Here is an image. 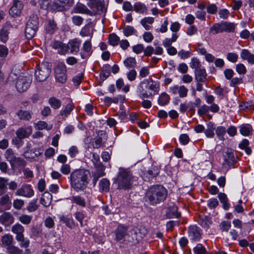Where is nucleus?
<instances>
[{
  "instance_id": "obj_41",
  "label": "nucleus",
  "mask_w": 254,
  "mask_h": 254,
  "mask_svg": "<svg viewBox=\"0 0 254 254\" xmlns=\"http://www.w3.org/2000/svg\"><path fill=\"white\" fill-rule=\"evenodd\" d=\"M53 125H48L47 123L44 121H39L35 124V128L37 129H46L49 130L52 128Z\"/></svg>"
},
{
  "instance_id": "obj_51",
  "label": "nucleus",
  "mask_w": 254,
  "mask_h": 254,
  "mask_svg": "<svg viewBox=\"0 0 254 254\" xmlns=\"http://www.w3.org/2000/svg\"><path fill=\"white\" fill-rule=\"evenodd\" d=\"M226 128L224 127H218L216 129V134L220 140L224 139V135L226 133Z\"/></svg>"
},
{
  "instance_id": "obj_37",
  "label": "nucleus",
  "mask_w": 254,
  "mask_h": 254,
  "mask_svg": "<svg viewBox=\"0 0 254 254\" xmlns=\"http://www.w3.org/2000/svg\"><path fill=\"white\" fill-rule=\"evenodd\" d=\"M158 174V169L157 167L154 166L152 167L151 170H148L146 172L144 173V177H146L147 179L149 180L155 177Z\"/></svg>"
},
{
  "instance_id": "obj_20",
  "label": "nucleus",
  "mask_w": 254,
  "mask_h": 254,
  "mask_svg": "<svg viewBox=\"0 0 254 254\" xmlns=\"http://www.w3.org/2000/svg\"><path fill=\"white\" fill-rule=\"evenodd\" d=\"M82 50L83 52L80 54L81 57L82 59H86L90 56L92 53L91 43L89 41H86L83 44Z\"/></svg>"
},
{
  "instance_id": "obj_50",
  "label": "nucleus",
  "mask_w": 254,
  "mask_h": 254,
  "mask_svg": "<svg viewBox=\"0 0 254 254\" xmlns=\"http://www.w3.org/2000/svg\"><path fill=\"white\" fill-rule=\"evenodd\" d=\"M210 31L211 32L214 31V34L223 32L224 29L223 28L222 23L215 24L210 28Z\"/></svg>"
},
{
  "instance_id": "obj_49",
  "label": "nucleus",
  "mask_w": 254,
  "mask_h": 254,
  "mask_svg": "<svg viewBox=\"0 0 254 254\" xmlns=\"http://www.w3.org/2000/svg\"><path fill=\"white\" fill-rule=\"evenodd\" d=\"M214 127L213 124L209 123L207 125V128L205 130L204 133L206 136L208 137H213L214 136Z\"/></svg>"
},
{
  "instance_id": "obj_56",
  "label": "nucleus",
  "mask_w": 254,
  "mask_h": 254,
  "mask_svg": "<svg viewBox=\"0 0 254 254\" xmlns=\"http://www.w3.org/2000/svg\"><path fill=\"white\" fill-rule=\"evenodd\" d=\"M8 38V33L6 29L2 28L0 30V40L2 42L5 43Z\"/></svg>"
},
{
  "instance_id": "obj_40",
  "label": "nucleus",
  "mask_w": 254,
  "mask_h": 254,
  "mask_svg": "<svg viewBox=\"0 0 254 254\" xmlns=\"http://www.w3.org/2000/svg\"><path fill=\"white\" fill-rule=\"evenodd\" d=\"M170 100L169 96L166 93H162L159 96L158 102L160 105L164 106L167 104Z\"/></svg>"
},
{
  "instance_id": "obj_12",
  "label": "nucleus",
  "mask_w": 254,
  "mask_h": 254,
  "mask_svg": "<svg viewBox=\"0 0 254 254\" xmlns=\"http://www.w3.org/2000/svg\"><path fill=\"white\" fill-rule=\"evenodd\" d=\"M188 235L191 241H197L201 238V232L200 228L196 225H192L189 227Z\"/></svg>"
},
{
  "instance_id": "obj_6",
  "label": "nucleus",
  "mask_w": 254,
  "mask_h": 254,
  "mask_svg": "<svg viewBox=\"0 0 254 254\" xmlns=\"http://www.w3.org/2000/svg\"><path fill=\"white\" fill-rule=\"evenodd\" d=\"M55 77L57 81L60 83H64L67 79L66 74V67L63 63H60L55 68Z\"/></svg>"
},
{
  "instance_id": "obj_57",
  "label": "nucleus",
  "mask_w": 254,
  "mask_h": 254,
  "mask_svg": "<svg viewBox=\"0 0 254 254\" xmlns=\"http://www.w3.org/2000/svg\"><path fill=\"white\" fill-rule=\"evenodd\" d=\"M7 179L0 177V195L2 194L6 189Z\"/></svg>"
},
{
  "instance_id": "obj_14",
  "label": "nucleus",
  "mask_w": 254,
  "mask_h": 254,
  "mask_svg": "<svg viewBox=\"0 0 254 254\" xmlns=\"http://www.w3.org/2000/svg\"><path fill=\"white\" fill-rule=\"evenodd\" d=\"M14 221V218L10 212H5L0 215V223L3 225L9 226Z\"/></svg>"
},
{
  "instance_id": "obj_58",
  "label": "nucleus",
  "mask_w": 254,
  "mask_h": 254,
  "mask_svg": "<svg viewBox=\"0 0 254 254\" xmlns=\"http://www.w3.org/2000/svg\"><path fill=\"white\" fill-rule=\"evenodd\" d=\"M125 66L127 67H134L136 64V61L134 58L129 57L127 58L124 62Z\"/></svg>"
},
{
  "instance_id": "obj_59",
  "label": "nucleus",
  "mask_w": 254,
  "mask_h": 254,
  "mask_svg": "<svg viewBox=\"0 0 254 254\" xmlns=\"http://www.w3.org/2000/svg\"><path fill=\"white\" fill-rule=\"evenodd\" d=\"M149 74V69L148 67H142L139 71V77L144 78L147 76Z\"/></svg>"
},
{
  "instance_id": "obj_39",
  "label": "nucleus",
  "mask_w": 254,
  "mask_h": 254,
  "mask_svg": "<svg viewBox=\"0 0 254 254\" xmlns=\"http://www.w3.org/2000/svg\"><path fill=\"white\" fill-rule=\"evenodd\" d=\"M154 18L153 17H146L142 19L140 21V23L146 30H149L150 28V26L148 24H152Z\"/></svg>"
},
{
  "instance_id": "obj_53",
  "label": "nucleus",
  "mask_w": 254,
  "mask_h": 254,
  "mask_svg": "<svg viewBox=\"0 0 254 254\" xmlns=\"http://www.w3.org/2000/svg\"><path fill=\"white\" fill-rule=\"evenodd\" d=\"M193 252L195 254H205L206 250L201 244H198L194 248Z\"/></svg>"
},
{
  "instance_id": "obj_64",
  "label": "nucleus",
  "mask_w": 254,
  "mask_h": 254,
  "mask_svg": "<svg viewBox=\"0 0 254 254\" xmlns=\"http://www.w3.org/2000/svg\"><path fill=\"white\" fill-rule=\"evenodd\" d=\"M218 14L220 18L225 19H227L229 17L230 15V12L227 9H221L219 10Z\"/></svg>"
},
{
  "instance_id": "obj_52",
  "label": "nucleus",
  "mask_w": 254,
  "mask_h": 254,
  "mask_svg": "<svg viewBox=\"0 0 254 254\" xmlns=\"http://www.w3.org/2000/svg\"><path fill=\"white\" fill-rule=\"evenodd\" d=\"M190 65L191 68L194 69L195 71L201 68V64L199 60L195 58H193L191 59Z\"/></svg>"
},
{
  "instance_id": "obj_35",
  "label": "nucleus",
  "mask_w": 254,
  "mask_h": 254,
  "mask_svg": "<svg viewBox=\"0 0 254 254\" xmlns=\"http://www.w3.org/2000/svg\"><path fill=\"white\" fill-rule=\"evenodd\" d=\"M16 240L19 243V245L22 248H26L29 246L30 241L24 237V235L16 236Z\"/></svg>"
},
{
  "instance_id": "obj_60",
  "label": "nucleus",
  "mask_w": 254,
  "mask_h": 254,
  "mask_svg": "<svg viewBox=\"0 0 254 254\" xmlns=\"http://www.w3.org/2000/svg\"><path fill=\"white\" fill-rule=\"evenodd\" d=\"M24 205V201L20 199H16L13 201V207L17 210H20Z\"/></svg>"
},
{
  "instance_id": "obj_63",
  "label": "nucleus",
  "mask_w": 254,
  "mask_h": 254,
  "mask_svg": "<svg viewBox=\"0 0 254 254\" xmlns=\"http://www.w3.org/2000/svg\"><path fill=\"white\" fill-rule=\"evenodd\" d=\"M227 59L233 63H236L238 59V55L235 53H228L227 55Z\"/></svg>"
},
{
  "instance_id": "obj_44",
  "label": "nucleus",
  "mask_w": 254,
  "mask_h": 254,
  "mask_svg": "<svg viewBox=\"0 0 254 254\" xmlns=\"http://www.w3.org/2000/svg\"><path fill=\"white\" fill-rule=\"evenodd\" d=\"M4 157L5 159L9 162L10 164L16 157L13 151L11 148L7 149L4 153Z\"/></svg>"
},
{
  "instance_id": "obj_3",
  "label": "nucleus",
  "mask_w": 254,
  "mask_h": 254,
  "mask_svg": "<svg viewBox=\"0 0 254 254\" xmlns=\"http://www.w3.org/2000/svg\"><path fill=\"white\" fill-rule=\"evenodd\" d=\"M132 179V175L128 170L121 168L115 183L118 184L120 189H129L131 186Z\"/></svg>"
},
{
  "instance_id": "obj_27",
  "label": "nucleus",
  "mask_w": 254,
  "mask_h": 254,
  "mask_svg": "<svg viewBox=\"0 0 254 254\" xmlns=\"http://www.w3.org/2000/svg\"><path fill=\"white\" fill-rule=\"evenodd\" d=\"M59 218L60 221L64 223L68 228H71L74 225V222L71 217L68 215H59Z\"/></svg>"
},
{
  "instance_id": "obj_21",
  "label": "nucleus",
  "mask_w": 254,
  "mask_h": 254,
  "mask_svg": "<svg viewBox=\"0 0 254 254\" xmlns=\"http://www.w3.org/2000/svg\"><path fill=\"white\" fill-rule=\"evenodd\" d=\"M74 12L76 13L86 14L91 15V11L87 7L82 3L77 4L73 8Z\"/></svg>"
},
{
  "instance_id": "obj_5",
  "label": "nucleus",
  "mask_w": 254,
  "mask_h": 254,
  "mask_svg": "<svg viewBox=\"0 0 254 254\" xmlns=\"http://www.w3.org/2000/svg\"><path fill=\"white\" fill-rule=\"evenodd\" d=\"M38 18L37 15H32L27 23L25 34L27 39L32 38L36 34L38 26Z\"/></svg>"
},
{
  "instance_id": "obj_10",
  "label": "nucleus",
  "mask_w": 254,
  "mask_h": 254,
  "mask_svg": "<svg viewBox=\"0 0 254 254\" xmlns=\"http://www.w3.org/2000/svg\"><path fill=\"white\" fill-rule=\"evenodd\" d=\"M23 7V5L21 1L13 0L12 5L9 10V14L12 17L20 15Z\"/></svg>"
},
{
  "instance_id": "obj_62",
  "label": "nucleus",
  "mask_w": 254,
  "mask_h": 254,
  "mask_svg": "<svg viewBox=\"0 0 254 254\" xmlns=\"http://www.w3.org/2000/svg\"><path fill=\"white\" fill-rule=\"evenodd\" d=\"M236 70L240 74H245L247 72L246 66L243 64H239L236 66Z\"/></svg>"
},
{
  "instance_id": "obj_30",
  "label": "nucleus",
  "mask_w": 254,
  "mask_h": 254,
  "mask_svg": "<svg viewBox=\"0 0 254 254\" xmlns=\"http://www.w3.org/2000/svg\"><path fill=\"white\" fill-rule=\"evenodd\" d=\"M110 189V182L106 179H102L99 183V190L102 192H107Z\"/></svg>"
},
{
  "instance_id": "obj_36",
  "label": "nucleus",
  "mask_w": 254,
  "mask_h": 254,
  "mask_svg": "<svg viewBox=\"0 0 254 254\" xmlns=\"http://www.w3.org/2000/svg\"><path fill=\"white\" fill-rule=\"evenodd\" d=\"M16 115L20 120L29 121L31 118V114L27 111L19 110Z\"/></svg>"
},
{
  "instance_id": "obj_38",
  "label": "nucleus",
  "mask_w": 254,
  "mask_h": 254,
  "mask_svg": "<svg viewBox=\"0 0 254 254\" xmlns=\"http://www.w3.org/2000/svg\"><path fill=\"white\" fill-rule=\"evenodd\" d=\"M13 237L9 234H6L1 238V242L3 245L9 246L12 243Z\"/></svg>"
},
{
  "instance_id": "obj_19",
  "label": "nucleus",
  "mask_w": 254,
  "mask_h": 254,
  "mask_svg": "<svg viewBox=\"0 0 254 254\" xmlns=\"http://www.w3.org/2000/svg\"><path fill=\"white\" fill-rule=\"evenodd\" d=\"M87 4L91 9L95 11L102 10L103 4L98 0H88Z\"/></svg>"
},
{
  "instance_id": "obj_28",
  "label": "nucleus",
  "mask_w": 254,
  "mask_h": 254,
  "mask_svg": "<svg viewBox=\"0 0 254 254\" xmlns=\"http://www.w3.org/2000/svg\"><path fill=\"white\" fill-rule=\"evenodd\" d=\"M68 102L66 105L65 108L64 110H61L60 112V114L62 116L65 117H67L74 107L72 102L70 99H68Z\"/></svg>"
},
{
  "instance_id": "obj_23",
  "label": "nucleus",
  "mask_w": 254,
  "mask_h": 254,
  "mask_svg": "<svg viewBox=\"0 0 254 254\" xmlns=\"http://www.w3.org/2000/svg\"><path fill=\"white\" fill-rule=\"evenodd\" d=\"M240 132L244 136H249L252 134L253 128L250 124H243L239 127Z\"/></svg>"
},
{
  "instance_id": "obj_45",
  "label": "nucleus",
  "mask_w": 254,
  "mask_h": 254,
  "mask_svg": "<svg viewBox=\"0 0 254 254\" xmlns=\"http://www.w3.org/2000/svg\"><path fill=\"white\" fill-rule=\"evenodd\" d=\"M49 103L55 109H59L62 104L61 101L55 97L50 98L49 99Z\"/></svg>"
},
{
  "instance_id": "obj_25",
  "label": "nucleus",
  "mask_w": 254,
  "mask_h": 254,
  "mask_svg": "<svg viewBox=\"0 0 254 254\" xmlns=\"http://www.w3.org/2000/svg\"><path fill=\"white\" fill-rule=\"evenodd\" d=\"M195 78L199 82H204L206 79V73L204 68H200L194 71Z\"/></svg>"
},
{
  "instance_id": "obj_13",
  "label": "nucleus",
  "mask_w": 254,
  "mask_h": 254,
  "mask_svg": "<svg viewBox=\"0 0 254 254\" xmlns=\"http://www.w3.org/2000/svg\"><path fill=\"white\" fill-rule=\"evenodd\" d=\"M32 132V128L31 126L21 127L16 131V135L19 139L28 137Z\"/></svg>"
},
{
  "instance_id": "obj_4",
  "label": "nucleus",
  "mask_w": 254,
  "mask_h": 254,
  "mask_svg": "<svg viewBox=\"0 0 254 254\" xmlns=\"http://www.w3.org/2000/svg\"><path fill=\"white\" fill-rule=\"evenodd\" d=\"M51 71L50 64L48 63H42L39 64L35 71V77L37 81L43 82L49 76Z\"/></svg>"
},
{
  "instance_id": "obj_11",
  "label": "nucleus",
  "mask_w": 254,
  "mask_h": 254,
  "mask_svg": "<svg viewBox=\"0 0 254 254\" xmlns=\"http://www.w3.org/2000/svg\"><path fill=\"white\" fill-rule=\"evenodd\" d=\"M169 92L173 95L178 94L181 98H184L188 95V89L184 85H176L171 86Z\"/></svg>"
},
{
  "instance_id": "obj_46",
  "label": "nucleus",
  "mask_w": 254,
  "mask_h": 254,
  "mask_svg": "<svg viewBox=\"0 0 254 254\" xmlns=\"http://www.w3.org/2000/svg\"><path fill=\"white\" fill-rule=\"evenodd\" d=\"M37 202V199H35L31 201L27 207V210L30 212L35 211L38 208L39 206Z\"/></svg>"
},
{
  "instance_id": "obj_8",
  "label": "nucleus",
  "mask_w": 254,
  "mask_h": 254,
  "mask_svg": "<svg viewBox=\"0 0 254 254\" xmlns=\"http://www.w3.org/2000/svg\"><path fill=\"white\" fill-rule=\"evenodd\" d=\"M34 191L29 185H24L15 192V195L30 198L34 195Z\"/></svg>"
},
{
  "instance_id": "obj_33",
  "label": "nucleus",
  "mask_w": 254,
  "mask_h": 254,
  "mask_svg": "<svg viewBox=\"0 0 254 254\" xmlns=\"http://www.w3.org/2000/svg\"><path fill=\"white\" fill-rule=\"evenodd\" d=\"M11 231L16 234V236H20L23 234L24 228L20 224L17 223L11 227Z\"/></svg>"
},
{
  "instance_id": "obj_61",
  "label": "nucleus",
  "mask_w": 254,
  "mask_h": 254,
  "mask_svg": "<svg viewBox=\"0 0 254 254\" xmlns=\"http://www.w3.org/2000/svg\"><path fill=\"white\" fill-rule=\"evenodd\" d=\"M135 32V29L131 26H127L123 30L124 34L127 37L132 35Z\"/></svg>"
},
{
  "instance_id": "obj_34",
  "label": "nucleus",
  "mask_w": 254,
  "mask_h": 254,
  "mask_svg": "<svg viewBox=\"0 0 254 254\" xmlns=\"http://www.w3.org/2000/svg\"><path fill=\"white\" fill-rule=\"evenodd\" d=\"M73 0H55L54 3L58 10H62L66 4L73 2Z\"/></svg>"
},
{
  "instance_id": "obj_24",
  "label": "nucleus",
  "mask_w": 254,
  "mask_h": 254,
  "mask_svg": "<svg viewBox=\"0 0 254 254\" xmlns=\"http://www.w3.org/2000/svg\"><path fill=\"white\" fill-rule=\"evenodd\" d=\"M167 216L169 218H178L180 216V213L178 212V207L176 205L170 206L166 213Z\"/></svg>"
},
{
  "instance_id": "obj_15",
  "label": "nucleus",
  "mask_w": 254,
  "mask_h": 254,
  "mask_svg": "<svg viewBox=\"0 0 254 254\" xmlns=\"http://www.w3.org/2000/svg\"><path fill=\"white\" fill-rule=\"evenodd\" d=\"M51 46L60 55H64L68 52V47L66 45L59 41L54 42Z\"/></svg>"
},
{
  "instance_id": "obj_17",
  "label": "nucleus",
  "mask_w": 254,
  "mask_h": 254,
  "mask_svg": "<svg viewBox=\"0 0 254 254\" xmlns=\"http://www.w3.org/2000/svg\"><path fill=\"white\" fill-rule=\"evenodd\" d=\"M127 228L123 225H119L115 231V240L117 241L122 240L127 234Z\"/></svg>"
},
{
  "instance_id": "obj_9",
  "label": "nucleus",
  "mask_w": 254,
  "mask_h": 254,
  "mask_svg": "<svg viewBox=\"0 0 254 254\" xmlns=\"http://www.w3.org/2000/svg\"><path fill=\"white\" fill-rule=\"evenodd\" d=\"M97 136L94 139L92 145L94 148H99L101 147L107 140V135L105 131L99 130Z\"/></svg>"
},
{
  "instance_id": "obj_55",
  "label": "nucleus",
  "mask_w": 254,
  "mask_h": 254,
  "mask_svg": "<svg viewBox=\"0 0 254 254\" xmlns=\"http://www.w3.org/2000/svg\"><path fill=\"white\" fill-rule=\"evenodd\" d=\"M7 250L8 254H22V251L15 246H9Z\"/></svg>"
},
{
  "instance_id": "obj_47",
  "label": "nucleus",
  "mask_w": 254,
  "mask_h": 254,
  "mask_svg": "<svg viewBox=\"0 0 254 254\" xmlns=\"http://www.w3.org/2000/svg\"><path fill=\"white\" fill-rule=\"evenodd\" d=\"M224 32H231L235 29V25L233 23L228 22H222Z\"/></svg>"
},
{
  "instance_id": "obj_42",
  "label": "nucleus",
  "mask_w": 254,
  "mask_h": 254,
  "mask_svg": "<svg viewBox=\"0 0 254 254\" xmlns=\"http://www.w3.org/2000/svg\"><path fill=\"white\" fill-rule=\"evenodd\" d=\"M10 165L12 167H24L26 165V162L23 159L16 157L13 161L11 162Z\"/></svg>"
},
{
  "instance_id": "obj_54",
  "label": "nucleus",
  "mask_w": 254,
  "mask_h": 254,
  "mask_svg": "<svg viewBox=\"0 0 254 254\" xmlns=\"http://www.w3.org/2000/svg\"><path fill=\"white\" fill-rule=\"evenodd\" d=\"M148 82L147 79L144 80L140 82L137 88V91L139 94L144 91L145 88H147Z\"/></svg>"
},
{
  "instance_id": "obj_48",
  "label": "nucleus",
  "mask_w": 254,
  "mask_h": 254,
  "mask_svg": "<svg viewBox=\"0 0 254 254\" xmlns=\"http://www.w3.org/2000/svg\"><path fill=\"white\" fill-rule=\"evenodd\" d=\"M119 41V37L115 34H112L109 36V43L113 46L117 45Z\"/></svg>"
},
{
  "instance_id": "obj_31",
  "label": "nucleus",
  "mask_w": 254,
  "mask_h": 254,
  "mask_svg": "<svg viewBox=\"0 0 254 254\" xmlns=\"http://www.w3.org/2000/svg\"><path fill=\"white\" fill-rule=\"evenodd\" d=\"M46 29L48 33L52 34L57 30L58 27L56 23L53 19H49Z\"/></svg>"
},
{
  "instance_id": "obj_1",
  "label": "nucleus",
  "mask_w": 254,
  "mask_h": 254,
  "mask_svg": "<svg viewBox=\"0 0 254 254\" xmlns=\"http://www.w3.org/2000/svg\"><path fill=\"white\" fill-rule=\"evenodd\" d=\"M167 196V190L161 185L151 187L146 191L145 201L150 205H155L164 201Z\"/></svg>"
},
{
  "instance_id": "obj_43",
  "label": "nucleus",
  "mask_w": 254,
  "mask_h": 254,
  "mask_svg": "<svg viewBox=\"0 0 254 254\" xmlns=\"http://www.w3.org/2000/svg\"><path fill=\"white\" fill-rule=\"evenodd\" d=\"M18 219L21 223L28 225L31 222L32 216L27 214H22L18 217Z\"/></svg>"
},
{
  "instance_id": "obj_16",
  "label": "nucleus",
  "mask_w": 254,
  "mask_h": 254,
  "mask_svg": "<svg viewBox=\"0 0 254 254\" xmlns=\"http://www.w3.org/2000/svg\"><path fill=\"white\" fill-rule=\"evenodd\" d=\"M240 57L243 60H246L248 64H254V54L251 53L247 49H243L240 54Z\"/></svg>"
},
{
  "instance_id": "obj_7",
  "label": "nucleus",
  "mask_w": 254,
  "mask_h": 254,
  "mask_svg": "<svg viewBox=\"0 0 254 254\" xmlns=\"http://www.w3.org/2000/svg\"><path fill=\"white\" fill-rule=\"evenodd\" d=\"M31 81L29 76H20L16 81L15 87L19 92H24L30 86Z\"/></svg>"
},
{
  "instance_id": "obj_2",
  "label": "nucleus",
  "mask_w": 254,
  "mask_h": 254,
  "mask_svg": "<svg viewBox=\"0 0 254 254\" xmlns=\"http://www.w3.org/2000/svg\"><path fill=\"white\" fill-rule=\"evenodd\" d=\"M90 172L85 169L76 170L70 174V184L76 191L83 190L88 184Z\"/></svg>"
},
{
  "instance_id": "obj_18",
  "label": "nucleus",
  "mask_w": 254,
  "mask_h": 254,
  "mask_svg": "<svg viewBox=\"0 0 254 254\" xmlns=\"http://www.w3.org/2000/svg\"><path fill=\"white\" fill-rule=\"evenodd\" d=\"M80 45V41L75 39L70 41L66 46L68 47V50H70L71 54H75L79 52Z\"/></svg>"
},
{
  "instance_id": "obj_32",
  "label": "nucleus",
  "mask_w": 254,
  "mask_h": 254,
  "mask_svg": "<svg viewBox=\"0 0 254 254\" xmlns=\"http://www.w3.org/2000/svg\"><path fill=\"white\" fill-rule=\"evenodd\" d=\"M70 200L72 203H75L81 207L85 206L86 202L85 199L79 195L72 196L70 198Z\"/></svg>"
},
{
  "instance_id": "obj_22",
  "label": "nucleus",
  "mask_w": 254,
  "mask_h": 254,
  "mask_svg": "<svg viewBox=\"0 0 254 254\" xmlns=\"http://www.w3.org/2000/svg\"><path fill=\"white\" fill-rule=\"evenodd\" d=\"M52 200V194L48 191H45L42 195L40 202L44 206L48 207L51 204Z\"/></svg>"
},
{
  "instance_id": "obj_26",
  "label": "nucleus",
  "mask_w": 254,
  "mask_h": 254,
  "mask_svg": "<svg viewBox=\"0 0 254 254\" xmlns=\"http://www.w3.org/2000/svg\"><path fill=\"white\" fill-rule=\"evenodd\" d=\"M133 10L135 12L141 14L146 13L147 11V8L145 4L140 1L134 3Z\"/></svg>"
},
{
  "instance_id": "obj_29",
  "label": "nucleus",
  "mask_w": 254,
  "mask_h": 254,
  "mask_svg": "<svg viewBox=\"0 0 254 254\" xmlns=\"http://www.w3.org/2000/svg\"><path fill=\"white\" fill-rule=\"evenodd\" d=\"M224 159L228 164H232L235 160L233 151L231 150H227L224 154Z\"/></svg>"
}]
</instances>
